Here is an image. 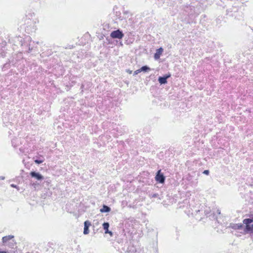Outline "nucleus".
<instances>
[{"label":"nucleus","mask_w":253,"mask_h":253,"mask_svg":"<svg viewBox=\"0 0 253 253\" xmlns=\"http://www.w3.org/2000/svg\"><path fill=\"white\" fill-rule=\"evenodd\" d=\"M105 233L106 234H107V233H109V234H110L111 235H112V232H111V231H109V229L107 230V231H106V230H105Z\"/></svg>","instance_id":"nucleus-15"},{"label":"nucleus","mask_w":253,"mask_h":253,"mask_svg":"<svg viewBox=\"0 0 253 253\" xmlns=\"http://www.w3.org/2000/svg\"><path fill=\"white\" fill-rule=\"evenodd\" d=\"M31 177L35 178L38 180H41L43 179V176L39 172H37L35 171H32L30 173Z\"/></svg>","instance_id":"nucleus-4"},{"label":"nucleus","mask_w":253,"mask_h":253,"mask_svg":"<svg viewBox=\"0 0 253 253\" xmlns=\"http://www.w3.org/2000/svg\"><path fill=\"white\" fill-rule=\"evenodd\" d=\"M11 186L12 187H14V188H16V185H14V184H11Z\"/></svg>","instance_id":"nucleus-18"},{"label":"nucleus","mask_w":253,"mask_h":253,"mask_svg":"<svg viewBox=\"0 0 253 253\" xmlns=\"http://www.w3.org/2000/svg\"><path fill=\"white\" fill-rule=\"evenodd\" d=\"M4 179H5V177L4 176H0V179L4 180Z\"/></svg>","instance_id":"nucleus-19"},{"label":"nucleus","mask_w":253,"mask_h":253,"mask_svg":"<svg viewBox=\"0 0 253 253\" xmlns=\"http://www.w3.org/2000/svg\"><path fill=\"white\" fill-rule=\"evenodd\" d=\"M237 228H238V229H240V228H241L242 227V224H240V225H237Z\"/></svg>","instance_id":"nucleus-17"},{"label":"nucleus","mask_w":253,"mask_h":253,"mask_svg":"<svg viewBox=\"0 0 253 253\" xmlns=\"http://www.w3.org/2000/svg\"><path fill=\"white\" fill-rule=\"evenodd\" d=\"M156 180L160 183H164L165 181V177L164 174L161 172V170L157 171L156 176Z\"/></svg>","instance_id":"nucleus-3"},{"label":"nucleus","mask_w":253,"mask_h":253,"mask_svg":"<svg viewBox=\"0 0 253 253\" xmlns=\"http://www.w3.org/2000/svg\"><path fill=\"white\" fill-rule=\"evenodd\" d=\"M91 225V223L88 220H86L84 222V234L85 235L89 233V227Z\"/></svg>","instance_id":"nucleus-6"},{"label":"nucleus","mask_w":253,"mask_h":253,"mask_svg":"<svg viewBox=\"0 0 253 253\" xmlns=\"http://www.w3.org/2000/svg\"><path fill=\"white\" fill-rule=\"evenodd\" d=\"M158 196V194L156 193V194H154L153 195H152V197L156 198Z\"/></svg>","instance_id":"nucleus-16"},{"label":"nucleus","mask_w":253,"mask_h":253,"mask_svg":"<svg viewBox=\"0 0 253 253\" xmlns=\"http://www.w3.org/2000/svg\"><path fill=\"white\" fill-rule=\"evenodd\" d=\"M111 211V208L106 206V205H103V207H102V208H101L100 210V211L101 212H108L109 211Z\"/></svg>","instance_id":"nucleus-8"},{"label":"nucleus","mask_w":253,"mask_h":253,"mask_svg":"<svg viewBox=\"0 0 253 253\" xmlns=\"http://www.w3.org/2000/svg\"><path fill=\"white\" fill-rule=\"evenodd\" d=\"M43 161H44V159L43 158L42 159H36L34 160V162H35V163H36L37 164H40L42 163V162H43Z\"/></svg>","instance_id":"nucleus-12"},{"label":"nucleus","mask_w":253,"mask_h":253,"mask_svg":"<svg viewBox=\"0 0 253 253\" xmlns=\"http://www.w3.org/2000/svg\"><path fill=\"white\" fill-rule=\"evenodd\" d=\"M127 73H128L130 74L132 73V71H130V70H127Z\"/></svg>","instance_id":"nucleus-20"},{"label":"nucleus","mask_w":253,"mask_h":253,"mask_svg":"<svg viewBox=\"0 0 253 253\" xmlns=\"http://www.w3.org/2000/svg\"><path fill=\"white\" fill-rule=\"evenodd\" d=\"M110 36L111 38L113 39H121L124 36V35L122 31L118 29L115 31H113L111 32L110 34Z\"/></svg>","instance_id":"nucleus-2"},{"label":"nucleus","mask_w":253,"mask_h":253,"mask_svg":"<svg viewBox=\"0 0 253 253\" xmlns=\"http://www.w3.org/2000/svg\"><path fill=\"white\" fill-rule=\"evenodd\" d=\"M141 72H148L151 70V69L147 66H143L141 68H140Z\"/></svg>","instance_id":"nucleus-10"},{"label":"nucleus","mask_w":253,"mask_h":253,"mask_svg":"<svg viewBox=\"0 0 253 253\" xmlns=\"http://www.w3.org/2000/svg\"><path fill=\"white\" fill-rule=\"evenodd\" d=\"M203 173L206 175H208L209 174V170H205L203 171Z\"/></svg>","instance_id":"nucleus-14"},{"label":"nucleus","mask_w":253,"mask_h":253,"mask_svg":"<svg viewBox=\"0 0 253 253\" xmlns=\"http://www.w3.org/2000/svg\"><path fill=\"white\" fill-rule=\"evenodd\" d=\"M0 253H7L5 251H0Z\"/></svg>","instance_id":"nucleus-21"},{"label":"nucleus","mask_w":253,"mask_h":253,"mask_svg":"<svg viewBox=\"0 0 253 253\" xmlns=\"http://www.w3.org/2000/svg\"><path fill=\"white\" fill-rule=\"evenodd\" d=\"M170 75H166L164 76H160L158 78V81L161 84H166L167 83V79L169 78Z\"/></svg>","instance_id":"nucleus-5"},{"label":"nucleus","mask_w":253,"mask_h":253,"mask_svg":"<svg viewBox=\"0 0 253 253\" xmlns=\"http://www.w3.org/2000/svg\"><path fill=\"white\" fill-rule=\"evenodd\" d=\"M253 222V219L246 218L244 219L243 223L246 224L245 232H253V224L251 225L250 223Z\"/></svg>","instance_id":"nucleus-1"},{"label":"nucleus","mask_w":253,"mask_h":253,"mask_svg":"<svg viewBox=\"0 0 253 253\" xmlns=\"http://www.w3.org/2000/svg\"><path fill=\"white\" fill-rule=\"evenodd\" d=\"M14 238V236L13 235H8L2 238V241L3 243H6L8 241L13 239Z\"/></svg>","instance_id":"nucleus-9"},{"label":"nucleus","mask_w":253,"mask_h":253,"mask_svg":"<svg viewBox=\"0 0 253 253\" xmlns=\"http://www.w3.org/2000/svg\"><path fill=\"white\" fill-rule=\"evenodd\" d=\"M103 227L105 230H108L109 227V223L108 222H104L103 224Z\"/></svg>","instance_id":"nucleus-11"},{"label":"nucleus","mask_w":253,"mask_h":253,"mask_svg":"<svg viewBox=\"0 0 253 253\" xmlns=\"http://www.w3.org/2000/svg\"><path fill=\"white\" fill-rule=\"evenodd\" d=\"M140 72H141L140 69H139L134 72L133 76H135Z\"/></svg>","instance_id":"nucleus-13"},{"label":"nucleus","mask_w":253,"mask_h":253,"mask_svg":"<svg viewBox=\"0 0 253 253\" xmlns=\"http://www.w3.org/2000/svg\"><path fill=\"white\" fill-rule=\"evenodd\" d=\"M163 51V48L162 47H160L159 49H158L156 50V52L154 54V58L156 60L159 59Z\"/></svg>","instance_id":"nucleus-7"}]
</instances>
